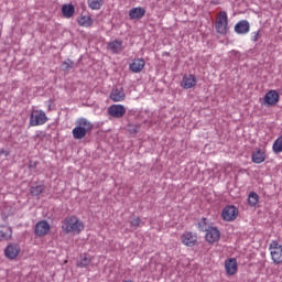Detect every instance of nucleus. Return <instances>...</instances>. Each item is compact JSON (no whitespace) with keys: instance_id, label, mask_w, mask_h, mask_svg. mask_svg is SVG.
Wrapping results in <instances>:
<instances>
[{"instance_id":"nucleus-1","label":"nucleus","mask_w":282,"mask_h":282,"mask_svg":"<svg viewBox=\"0 0 282 282\" xmlns=\"http://www.w3.org/2000/svg\"><path fill=\"white\" fill-rule=\"evenodd\" d=\"M65 235H80L85 230V224L76 216L66 217L62 223Z\"/></svg>"},{"instance_id":"nucleus-2","label":"nucleus","mask_w":282,"mask_h":282,"mask_svg":"<svg viewBox=\"0 0 282 282\" xmlns=\"http://www.w3.org/2000/svg\"><path fill=\"white\" fill-rule=\"evenodd\" d=\"M76 127L73 129L74 140H83L94 129V123H91L86 118H79L75 122Z\"/></svg>"},{"instance_id":"nucleus-3","label":"nucleus","mask_w":282,"mask_h":282,"mask_svg":"<svg viewBox=\"0 0 282 282\" xmlns=\"http://www.w3.org/2000/svg\"><path fill=\"white\" fill-rule=\"evenodd\" d=\"M215 28L218 34H223V36L228 34V30H230V28L228 26V13L226 11H220L217 13Z\"/></svg>"},{"instance_id":"nucleus-4","label":"nucleus","mask_w":282,"mask_h":282,"mask_svg":"<svg viewBox=\"0 0 282 282\" xmlns=\"http://www.w3.org/2000/svg\"><path fill=\"white\" fill-rule=\"evenodd\" d=\"M48 118L43 110H32L30 115V127H41L47 122Z\"/></svg>"},{"instance_id":"nucleus-5","label":"nucleus","mask_w":282,"mask_h":282,"mask_svg":"<svg viewBox=\"0 0 282 282\" xmlns=\"http://www.w3.org/2000/svg\"><path fill=\"white\" fill-rule=\"evenodd\" d=\"M269 250L271 253V259L275 265H279L282 263V246L279 245V241L273 240L270 246Z\"/></svg>"},{"instance_id":"nucleus-6","label":"nucleus","mask_w":282,"mask_h":282,"mask_svg":"<svg viewBox=\"0 0 282 282\" xmlns=\"http://www.w3.org/2000/svg\"><path fill=\"white\" fill-rule=\"evenodd\" d=\"M21 253V246L17 242L9 243L4 249V257L9 259V261H14L17 257Z\"/></svg>"},{"instance_id":"nucleus-7","label":"nucleus","mask_w":282,"mask_h":282,"mask_svg":"<svg viewBox=\"0 0 282 282\" xmlns=\"http://www.w3.org/2000/svg\"><path fill=\"white\" fill-rule=\"evenodd\" d=\"M205 239L207 243H217L221 239V231L217 227H209L206 231Z\"/></svg>"},{"instance_id":"nucleus-8","label":"nucleus","mask_w":282,"mask_h":282,"mask_svg":"<svg viewBox=\"0 0 282 282\" xmlns=\"http://www.w3.org/2000/svg\"><path fill=\"white\" fill-rule=\"evenodd\" d=\"M50 230H51V226H50V223H47V220H41L36 223L34 228V232L36 237H45L46 235L50 234Z\"/></svg>"},{"instance_id":"nucleus-9","label":"nucleus","mask_w":282,"mask_h":282,"mask_svg":"<svg viewBox=\"0 0 282 282\" xmlns=\"http://www.w3.org/2000/svg\"><path fill=\"white\" fill-rule=\"evenodd\" d=\"M124 113H127V108L124 106L117 104V105H111L108 108V115L111 118H123Z\"/></svg>"},{"instance_id":"nucleus-10","label":"nucleus","mask_w":282,"mask_h":282,"mask_svg":"<svg viewBox=\"0 0 282 282\" xmlns=\"http://www.w3.org/2000/svg\"><path fill=\"white\" fill-rule=\"evenodd\" d=\"M197 85V77L193 74H186L183 76L181 87L183 89H193Z\"/></svg>"},{"instance_id":"nucleus-11","label":"nucleus","mask_w":282,"mask_h":282,"mask_svg":"<svg viewBox=\"0 0 282 282\" xmlns=\"http://www.w3.org/2000/svg\"><path fill=\"white\" fill-rule=\"evenodd\" d=\"M279 93L276 90H270L265 94L262 105L267 107H274L279 102Z\"/></svg>"},{"instance_id":"nucleus-12","label":"nucleus","mask_w":282,"mask_h":282,"mask_svg":"<svg viewBox=\"0 0 282 282\" xmlns=\"http://www.w3.org/2000/svg\"><path fill=\"white\" fill-rule=\"evenodd\" d=\"M267 158L268 155L265 154V150H262L261 148H256L251 154V161L253 164H263Z\"/></svg>"},{"instance_id":"nucleus-13","label":"nucleus","mask_w":282,"mask_h":282,"mask_svg":"<svg viewBox=\"0 0 282 282\" xmlns=\"http://www.w3.org/2000/svg\"><path fill=\"white\" fill-rule=\"evenodd\" d=\"M145 65L147 62H144V58H134L132 63L129 64V69L132 74H140V72L144 69Z\"/></svg>"},{"instance_id":"nucleus-14","label":"nucleus","mask_w":282,"mask_h":282,"mask_svg":"<svg viewBox=\"0 0 282 282\" xmlns=\"http://www.w3.org/2000/svg\"><path fill=\"white\" fill-rule=\"evenodd\" d=\"M181 241L182 243H184V246H187L188 248H193V246L197 243V235L191 231H186L182 235Z\"/></svg>"},{"instance_id":"nucleus-15","label":"nucleus","mask_w":282,"mask_h":282,"mask_svg":"<svg viewBox=\"0 0 282 282\" xmlns=\"http://www.w3.org/2000/svg\"><path fill=\"white\" fill-rule=\"evenodd\" d=\"M127 98V95L124 94V88H113L110 93V100L112 102H122Z\"/></svg>"},{"instance_id":"nucleus-16","label":"nucleus","mask_w":282,"mask_h":282,"mask_svg":"<svg viewBox=\"0 0 282 282\" xmlns=\"http://www.w3.org/2000/svg\"><path fill=\"white\" fill-rule=\"evenodd\" d=\"M144 14H147V10L142 7L132 8L129 11V18L132 21H140V19H142L144 17Z\"/></svg>"},{"instance_id":"nucleus-17","label":"nucleus","mask_w":282,"mask_h":282,"mask_svg":"<svg viewBox=\"0 0 282 282\" xmlns=\"http://www.w3.org/2000/svg\"><path fill=\"white\" fill-rule=\"evenodd\" d=\"M236 34H248L250 32V22L248 20H240L235 25Z\"/></svg>"},{"instance_id":"nucleus-18","label":"nucleus","mask_w":282,"mask_h":282,"mask_svg":"<svg viewBox=\"0 0 282 282\" xmlns=\"http://www.w3.org/2000/svg\"><path fill=\"white\" fill-rule=\"evenodd\" d=\"M12 239V227L0 225V241H10Z\"/></svg>"},{"instance_id":"nucleus-19","label":"nucleus","mask_w":282,"mask_h":282,"mask_svg":"<svg viewBox=\"0 0 282 282\" xmlns=\"http://www.w3.org/2000/svg\"><path fill=\"white\" fill-rule=\"evenodd\" d=\"M62 14L64 19H72L74 14H76V8L72 3L63 4L62 6Z\"/></svg>"},{"instance_id":"nucleus-20","label":"nucleus","mask_w":282,"mask_h":282,"mask_svg":"<svg viewBox=\"0 0 282 282\" xmlns=\"http://www.w3.org/2000/svg\"><path fill=\"white\" fill-rule=\"evenodd\" d=\"M225 270L227 274L232 276V274H237V259L230 258L226 263H225Z\"/></svg>"},{"instance_id":"nucleus-21","label":"nucleus","mask_w":282,"mask_h":282,"mask_svg":"<svg viewBox=\"0 0 282 282\" xmlns=\"http://www.w3.org/2000/svg\"><path fill=\"white\" fill-rule=\"evenodd\" d=\"M108 50H110V52H112V54H120V51L122 50V41L115 40L112 42H109Z\"/></svg>"},{"instance_id":"nucleus-22","label":"nucleus","mask_w":282,"mask_h":282,"mask_svg":"<svg viewBox=\"0 0 282 282\" xmlns=\"http://www.w3.org/2000/svg\"><path fill=\"white\" fill-rule=\"evenodd\" d=\"M77 23L82 28H91V25H94V20L89 15H82L77 19Z\"/></svg>"},{"instance_id":"nucleus-23","label":"nucleus","mask_w":282,"mask_h":282,"mask_svg":"<svg viewBox=\"0 0 282 282\" xmlns=\"http://www.w3.org/2000/svg\"><path fill=\"white\" fill-rule=\"evenodd\" d=\"M91 263V256L85 253L80 256L79 260L77 261V268H87Z\"/></svg>"},{"instance_id":"nucleus-24","label":"nucleus","mask_w":282,"mask_h":282,"mask_svg":"<svg viewBox=\"0 0 282 282\" xmlns=\"http://www.w3.org/2000/svg\"><path fill=\"white\" fill-rule=\"evenodd\" d=\"M272 151L273 153H275L276 155H279V153H282V135H280L272 145Z\"/></svg>"},{"instance_id":"nucleus-25","label":"nucleus","mask_w":282,"mask_h":282,"mask_svg":"<svg viewBox=\"0 0 282 282\" xmlns=\"http://www.w3.org/2000/svg\"><path fill=\"white\" fill-rule=\"evenodd\" d=\"M44 191H45V186L43 185L32 186L30 188V193L31 195H33V197H39V195H41Z\"/></svg>"},{"instance_id":"nucleus-26","label":"nucleus","mask_w":282,"mask_h":282,"mask_svg":"<svg viewBox=\"0 0 282 282\" xmlns=\"http://www.w3.org/2000/svg\"><path fill=\"white\" fill-rule=\"evenodd\" d=\"M249 206H257L259 204V194L251 192L248 197Z\"/></svg>"},{"instance_id":"nucleus-27","label":"nucleus","mask_w":282,"mask_h":282,"mask_svg":"<svg viewBox=\"0 0 282 282\" xmlns=\"http://www.w3.org/2000/svg\"><path fill=\"white\" fill-rule=\"evenodd\" d=\"M197 227L202 232H206L212 226L208 225L207 218H202V220L197 223Z\"/></svg>"},{"instance_id":"nucleus-28","label":"nucleus","mask_w":282,"mask_h":282,"mask_svg":"<svg viewBox=\"0 0 282 282\" xmlns=\"http://www.w3.org/2000/svg\"><path fill=\"white\" fill-rule=\"evenodd\" d=\"M87 3L90 10H100L102 8V0H88Z\"/></svg>"},{"instance_id":"nucleus-29","label":"nucleus","mask_w":282,"mask_h":282,"mask_svg":"<svg viewBox=\"0 0 282 282\" xmlns=\"http://www.w3.org/2000/svg\"><path fill=\"white\" fill-rule=\"evenodd\" d=\"M239 217V213H221L224 221H235Z\"/></svg>"},{"instance_id":"nucleus-30","label":"nucleus","mask_w":282,"mask_h":282,"mask_svg":"<svg viewBox=\"0 0 282 282\" xmlns=\"http://www.w3.org/2000/svg\"><path fill=\"white\" fill-rule=\"evenodd\" d=\"M140 127H141L140 123H135V124L130 123L128 124V131L130 133H138L140 131Z\"/></svg>"},{"instance_id":"nucleus-31","label":"nucleus","mask_w":282,"mask_h":282,"mask_svg":"<svg viewBox=\"0 0 282 282\" xmlns=\"http://www.w3.org/2000/svg\"><path fill=\"white\" fill-rule=\"evenodd\" d=\"M259 39H261V31H254L251 33V41L253 43H257V41H259Z\"/></svg>"},{"instance_id":"nucleus-32","label":"nucleus","mask_w":282,"mask_h":282,"mask_svg":"<svg viewBox=\"0 0 282 282\" xmlns=\"http://www.w3.org/2000/svg\"><path fill=\"white\" fill-rule=\"evenodd\" d=\"M223 213H238V210L235 205H228L223 209Z\"/></svg>"},{"instance_id":"nucleus-33","label":"nucleus","mask_w":282,"mask_h":282,"mask_svg":"<svg viewBox=\"0 0 282 282\" xmlns=\"http://www.w3.org/2000/svg\"><path fill=\"white\" fill-rule=\"evenodd\" d=\"M130 224L133 228H140V224H142V220L139 217H137L132 219Z\"/></svg>"},{"instance_id":"nucleus-34","label":"nucleus","mask_w":282,"mask_h":282,"mask_svg":"<svg viewBox=\"0 0 282 282\" xmlns=\"http://www.w3.org/2000/svg\"><path fill=\"white\" fill-rule=\"evenodd\" d=\"M74 63L72 61L63 62L62 67L63 69H72Z\"/></svg>"},{"instance_id":"nucleus-35","label":"nucleus","mask_w":282,"mask_h":282,"mask_svg":"<svg viewBox=\"0 0 282 282\" xmlns=\"http://www.w3.org/2000/svg\"><path fill=\"white\" fill-rule=\"evenodd\" d=\"M0 153L6 154V155H10V152H8V151H6V150H1Z\"/></svg>"}]
</instances>
